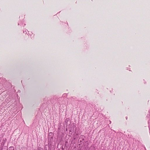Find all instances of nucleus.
Listing matches in <instances>:
<instances>
[{
    "mask_svg": "<svg viewBox=\"0 0 150 150\" xmlns=\"http://www.w3.org/2000/svg\"><path fill=\"white\" fill-rule=\"evenodd\" d=\"M7 150H14V148L13 146H10Z\"/></svg>",
    "mask_w": 150,
    "mask_h": 150,
    "instance_id": "obj_6",
    "label": "nucleus"
},
{
    "mask_svg": "<svg viewBox=\"0 0 150 150\" xmlns=\"http://www.w3.org/2000/svg\"><path fill=\"white\" fill-rule=\"evenodd\" d=\"M78 134H76V136L74 137V139H76V138L77 137L76 136H78Z\"/></svg>",
    "mask_w": 150,
    "mask_h": 150,
    "instance_id": "obj_10",
    "label": "nucleus"
},
{
    "mask_svg": "<svg viewBox=\"0 0 150 150\" xmlns=\"http://www.w3.org/2000/svg\"><path fill=\"white\" fill-rule=\"evenodd\" d=\"M57 150H60V149H58Z\"/></svg>",
    "mask_w": 150,
    "mask_h": 150,
    "instance_id": "obj_18",
    "label": "nucleus"
},
{
    "mask_svg": "<svg viewBox=\"0 0 150 150\" xmlns=\"http://www.w3.org/2000/svg\"><path fill=\"white\" fill-rule=\"evenodd\" d=\"M6 139L5 140H4V142H2L1 144V146L3 147L4 144V143L6 142Z\"/></svg>",
    "mask_w": 150,
    "mask_h": 150,
    "instance_id": "obj_5",
    "label": "nucleus"
},
{
    "mask_svg": "<svg viewBox=\"0 0 150 150\" xmlns=\"http://www.w3.org/2000/svg\"><path fill=\"white\" fill-rule=\"evenodd\" d=\"M53 137H49L48 139V144L51 145L52 143V141L53 140Z\"/></svg>",
    "mask_w": 150,
    "mask_h": 150,
    "instance_id": "obj_2",
    "label": "nucleus"
},
{
    "mask_svg": "<svg viewBox=\"0 0 150 150\" xmlns=\"http://www.w3.org/2000/svg\"><path fill=\"white\" fill-rule=\"evenodd\" d=\"M43 149L41 147H39L38 150H42Z\"/></svg>",
    "mask_w": 150,
    "mask_h": 150,
    "instance_id": "obj_11",
    "label": "nucleus"
},
{
    "mask_svg": "<svg viewBox=\"0 0 150 150\" xmlns=\"http://www.w3.org/2000/svg\"><path fill=\"white\" fill-rule=\"evenodd\" d=\"M67 130H68V129H67V128H66V131H67Z\"/></svg>",
    "mask_w": 150,
    "mask_h": 150,
    "instance_id": "obj_13",
    "label": "nucleus"
},
{
    "mask_svg": "<svg viewBox=\"0 0 150 150\" xmlns=\"http://www.w3.org/2000/svg\"><path fill=\"white\" fill-rule=\"evenodd\" d=\"M20 25V23H18V25Z\"/></svg>",
    "mask_w": 150,
    "mask_h": 150,
    "instance_id": "obj_12",
    "label": "nucleus"
},
{
    "mask_svg": "<svg viewBox=\"0 0 150 150\" xmlns=\"http://www.w3.org/2000/svg\"><path fill=\"white\" fill-rule=\"evenodd\" d=\"M74 124H72L70 126V129L69 130V134H71L72 133H76V128L74 127Z\"/></svg>",
    "mask_w": 150,
    "mask_h": 150,
    "instance_id": "obj_1",
    "label": "nucleus"
},
{
    "mask_svg": "<svg viewBox=\"0 0 150 150\" xmlns=\"http://www.w3.org/2000/svg\"><path fill=\"white\" fill-rule=\"evenodd\" d=\"M84 136L83 135H81L79 138L78 140V143H81V142L84 140Z\"/></svg>",
    "mask_w": 150,
    "mask_h": 150,
    "instance_id": "obj_3",
    "label": "nucleus"
},
{
    "mask_svg": "<svg viewBox=\"0 0 150 150\" xmlns=\"http://www.w3.org/2000/svg\"><path fill=\"white\" fill-rule=\"evenodd\" d=\"M23 33L25 34H27V32H29V31L28 30H26V29H24L23 30Z\"/></svg>",
    "mask_w": 150,
    "mask_h": 150,
    "instance_id": "obj_7",
    "label": "nucleus"
},
{
    "mask_svg": "<svg viewBox=\"0 0 150 150\" xmlns=\"http://www.w3.org/2000/svg\"><path fill=\"white\" fill-rule=\"evenodd\" d=\"M51 146V145H46L44 147V149H45V150H47L48 148L50 150L51 147L50 146Z\"/></svg>",
    "mask_w": 150,
    "mask_h": 150,
    "instance_id": "obj_4",
    "label": "nucleus"
},
{
    "mask_svg": "<svg viewBox=\"0 0 150 150\" xmlns=\"http://www.w3.org/2000/svg\"><path fill=\"white\" fill-rule=\"evenodd\" d=\"M127 117H126V119H127Z\"/></svg>",
    "mask_w": 150,
    "mask_h": 150,
    "instance_id": "obj_16",
    "label": "nucleus"
},
{
    "mask_svg": "<svg viewBox=\"0 0 150 150\" xmlns=\"http://www.w3.org/2000/svg\"><path fill=\"white\" fill-rule=\"evenodd\" d=\"M28 34H28H30H30H29V33Z\"/></svg>",
    "mask_w": 150,
    "mask_h": 150,
    "instance_id": "obj_17",
    "label": "nucleus"
},
{
    "mask_svg": "<svg viewBox=\"0 0 150 150\" xmlns=\"http://www.w3.org/2000/svg\"><path fill=\"white\" fill-rule=\"evenodd\" d=\"M69 119H66L65 120V124H67L68 123V122L69 121Z\"/></svg>",
    "mask_w": 150,
    "mask_h": 150,
    "instance_id": "obj_9",
    "label": "nucleus"
},
{
    "mask_svg": "<svg viewBox=\"0 0 150 150\" xmlns=\"http://www.w3.org/2000/svg\"><path fill=\"white\" fill-rule=\"evenodd\" d=\"M62 150H65L63 148H62Z\"/></svg>",
    "mask_w": 150,
    "mask_h": 150,
    "instance_id": "obj_14",
    "label": "nucleus"
},
{
    "mask_svg": "<svg viewBox=\"0 0 150 150\" xmlns=\"http://www.w3.org/2000/svg\"><path fill=\"white\" fill-rule=\"evenodd\" d=\"M25 25H26V24H24L23 26H25Z\"/></svg>",
    "mask_w": 150,
    "mask_h": 150,
    "instance_id": "obj_15",
    "label": "nucleus"
},
{
    "mask_svg": "<svg viewBox=\"0 0 150 150\" xmlns=\"http://www.w3.org/2000/svg\"><path fill=\"white\" fill-rule=\"evenodd\" d=\"M53 133L52 132H50L49 133V137H53Z\"/></svg>",
    "mask_w": 150,
    "mask_h": 150,
    "instance_id": "obj_8",
    "label": "nucleus"
}]
</instances>
